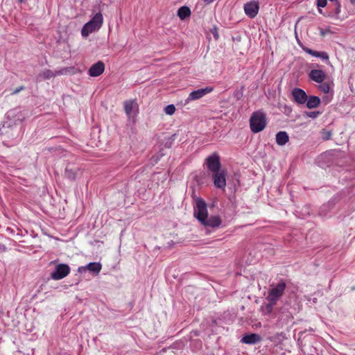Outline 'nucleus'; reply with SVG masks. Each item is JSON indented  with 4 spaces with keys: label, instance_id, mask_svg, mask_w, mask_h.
<instances>
[{
    "label": "nucleus",
    "instance_id": "9b49d317",
    "mask_svg": "<svg viewBox=\"0 0 355 355\" xmlns=\"http://www.w3.org/2000/svg\"><path fill=\"white\" fill-rule=\"evenodd\" d=\"M293 101L296 104L304 105L307 101V94L300 88H294L291 92Z\"/></svg>",
    "mask_w": 355,
    "mask_h": 355
},
{
    "label": "nucleus",
    "instance_id": "f257e3e1",
    "mask_svg": "<svg viewBox=\"0 0 355 355\" xmlns=\"http://www.w3.org/2000/svg\"><path fill=\"white\" fill-rule=\"evenodd\" d=\"M193 214L204 226L215 228L218 227L221 224V219L218 216H208L207 204L200 198L196 199Z\"/></svg>",
    "mask_w": 355,
    "mask_h": 355
},
{
    "label": "nucleus",
    "instance_id": "6e6552de",
    "mask_svg": "<svg viewBox=\"0 0 355 355\" xmlns=\"http://www.w3.org/2000/svg\"><path fill=\"white\" fill-rule=\"evenodd\" d=\"M207 168L212 173L223 170L220 162V157L216 153L209 156L206 159Z\"/></svg>",
    "mask_w": 355,
    "mask_h": 355
},
{
    "label": "nucleus",
    "instance_id": "aec40b11",
    "mask_svg": "<svg viewBox=\"0 0 355 355\" xmlns=\"http://www.w3.org/2000/svg\"><path fill=\"white\" fill-rule=\"evenodd\" d=\"M191 15V10L187 6H182L178 10V16L181 19H184Z\"/></svg>",
    "mask_w": 355,
    "mask_h": 355
},
{
    "label": "nucleus",
    "instance_id": "b1692460",
    "mask_svg": "<svg viewBox=\"0 0 355 355\" xmlns=\"http://www.w3.org/2000/svg\"><path fill=\"white\" fill-rule=\"evenodd\" d=\"M175 111V107L173 104L168 105L164 107V112L168 115H172Z\"/></svg>",
    "mask_w": 355,
    "mask_h": 355
},
{
    "label": "nucleus",
    "instance_id": "393cba45",
    "mask_svg": "<svg viewBox=\"0 0 355 355\" xmlns=\"http://www.w3.org/2000/svg\"><path fill=\"white\" fill-rule=\"evenodd\" d=\"M319 89L320 91H322L323 93L327 94L329 92L330 87L328 83H322L319 85Z\"/></svg>",
    "mask_w": 355,
    "mask_h": 355
},
{
    "label": "nucleus",
    "instance_id": "1a4fd4ad",
    "mask_svg": "<svg viewBox=\"0 0 355 355\" xmlns=\"http://www.w3.org/2000/svg\"><path fill=\"white\" fill-rule=\"evenodd\" d=\"M67 71V69L65 68H64L61 70H58V71H52V70L46 69L37 76L36 79L37 81L49 80V79L54 78L57 76L63 75V74L66 73Z\"/></svg>",
    "mask_w": 355,
    "mask_h": 355
},
{
    "label": "nucleus",
    "instance_id": "7ed1b4c3",
    "mask_svg": "<svg viewBox=\"0 0 355 355\" xmlns=\"http://www.w3.org/2000/svg\"><path fill=\"white\" fill-rule=\"evenodd\" d=\"M266 125V114L260 110L253 112L250 119L251 131L254 133L259 132L265 128Z\"/></svg>",
    "mask_w": 355,
    "mask_h": 355
},
{
    "label": "nucleus",
    "instance_id": "20e7f679",
    "mask_svg": "<svg viewBox=\"0 0 355 355\" xmlns=\"http://www.w3.org/2000/svg\"><path fill=\"white\" fill-rule=\"evenodd\" d=\"M286 288V284L284 282H279L268 292L266 300L268 301V306L272 307L276 304L279 297L282 295Z\"/></svg>",
    "mask_w": 355,
    "mask_h": 355
},
{
    "label": "nucleus",
    "instance_id": "c756f323",
    "mask_svg": "<svg viewBox=\"0 0 355 355\" xmlns=\"http://www.w3.org/2000/svg\"><path fill=\"white\" fill-rule=\"evenodd\" d=\"M329 1L334 3V4H336V2H340L338 0H329Z\"/></svg>",
    "mask_w": 355,
    "mask_h": 355
},
{
    "label": "nucleus",
    "instance_id": "4468645a",
    "mask_svg": "<svg viewBox=\"0 0 355 355\" xmlns=\"http://www.w3.org/2000/svg\"><path fill=\"white\" fill-rule=\"evenodd\" d=\"M105 70V64L103 62L98 61L92 65L89 69V75L92 77H97L101 75Z\"/></svg>",
    "mask_w": 355,
    "mask_h": 355
},
{
    "label": "nucleus",
    "instance_id": "f8f14e48",
    "mask_svg": "<svg viewBox=\"0 0 355 355\" xmlns=\"http://www.w3.org/2000/svg\"><path fill=\"white\" fill-rule=\"evenodd\" d=\"M102 268V266L99 262H91L84 266L78 267V271L80 273L85 272L87 270L94 275H98Z\"/></svg>",
    "mask_w": 355,
    "mask_h": 355
},
{
    "label": "nucleus",
    "instance_id": "473e14b6",
    "mask_svg": "<svg viewBox=\"0 0 355 355\" xmlns=\"http://www.w3.org/2000/svg\"><path fill=\"white\" fill-rule=\"evenodd\" d=\"M321 214H322V210H321ZM325 213H323V215H325Z\"/></svg>",
    "mask_w": 355,
    "mask_h": 355
},
{
    "label": "nucleus",
    "instance_id": "bb28decb",
    "mask_svg": "<svg viewBox=\"0 0 355 355\" xmlns=\"http://www.w3.org/2000/svg\"><path fill=\"white\" fill-rule=\"evenodd\" d=\"M331 133L329 131H324L322 132V139L324 140H328L331 138Z\"/></svg>",
    "mask_w": 355,
    "mask_h": 355
},
{
    "label": "nucleus",
    "instance_id": "39448f33",
    "mask_svg": "<svg viewBox=\"0 0 355 355\" xmlns=\"http://www.w3.org/2000/svg\"><path fill=\"white\" fill-rule=\"evenodd\" d=\"M214 88L212 87H206L205 88L194 90L189 94L188 97L184 100L182 104L183 105H186L193 101L199 100L205 95L212 92Z\"/></svg>",
    "mask_w": 355,
    "mask_h": 355
},
{
    "label": "nucleus",
    "instance_id": "a211bd4d",
    "mask_svg": "<svg viewBox=\"0 0 355 355\" xmlns=\"http://www.w3.org/2000/svg\"><path fill=\"white\" fill-rule=\"evenodd\" d=\"M305 104L309 109L315 108L320 104V98L316 96H307V101Z\"/></svg>",
    "mask_w": 355,
    "mask_h": 355
},
{
    "label": "nucleus",
    "instance_id": "412c9836",
    "mask_svg": "<svg viewBox=\"0 0 355 355\" xmlns=\"http://www.w3.org/2000/svg\"><path fill=\"white\" fill-rule=\"evenodd\" d=\"M335 11L334 13H331L329 15V17H331L336 19H338L340 17H339V15L340 14V12H341V4L340 2H336V4H335Z\"/></svg>",
    "mask_w": 355,
    "mask_h": 355
},
{
    "label": "nucleus",
    "instance_id": "f3484780",
    "mask_svg": "<svg viewBox=\"0 0 355 355\" xmlns=\"http://www.w3.org/2000/svg\"><path fill=\"white\" fill-rule=\"evenodd\" d=\"M261 338L259 334H251L244 336L241 339V342L245 344L252 345L261 341Z\"/></svg>",
    "mask_w": 355,
    "mask_h": 355
},
{
    "label": "nucleus",
    "instance_id": "dca6fc26",
    "mask_svg": "<svg viewBox=\"0 0 355 355\" xmlns=\"http://www.w3.org/2000/svg\"><path fill=\"white\" fill-rule=\"evenodd\" d=\"M309 76L312 80L318 83H322L327 76L325 72L320 69H312Z\"/></svg>",
    "mask_w": 355,
    "mask_h": 355
},
{
    "label": "nucleus",
    "instance_id": "0eeeda50",
    "mask_svg": "<svg viewBox=\"0 0 355 355\" xmlns=\"http://www.w3.org/2000/svg\"><path fill=\"white\" fill-rule=\"evenodd\" d=\"M226 175V171L224 169L212 173V180L216 188L223 190L225 189Z\"/></svg>",
    "mask_w": 355,
    "mask_h": 355
},
{
    "label": "nucleus",
    "instance_id": "423d86ee",
    "mask_svg": "<svg viewBox=\"0 0 355 355\" xmlns=\"http://www.w3.org/2000/svg\"><path fill=\"white\" fill-rule=\"evenodd\" d=\"M70 272V267L66 263L58 264L51 274L53 280H60L67 277Z\"/></svg>",
    "mask_w": 355,
    "mask_h": 355
},
{
    "label": "nucleus",
    "instance_id": "c85d7f7f",
    "mask_svg": "<svg viewBox=\"0 0 355 355\" xmlns=\"http://www.w3.org/2000/svg\"><path fill=\"white\" fill-rule=\"evenodd\" d=\"M205 3H212L214 0H203Z\"/></svg>",
    "mask_w": 355,
    "mask_h": 355
},
{
    "label": "nucleus",
    "instance_id": "f03ea898",
    "mask_svg": "<svg viewBox=\"0 0 355 355\" xmlns=\"http://www.w3.org/2000/svg\"><path fill=\"white\" fill-rule=\"evenodd\" d=\"M103 23V17L101 12L94 15V16L81 29V35L86 38L90 34L97 32L102 26Z\"/></svg>",
    "mask_w": 355,
    "mask_h": 355
},
{
    "label": "nucleus",
    "instance_id": "9d476101",
    "mask_svg": "<svg viewBox=\"0 0 355 355\" xmlns=\"http://www.w3.org/2000/svg\"><path fill=\"white\" fill-rule=\"evenodd\" d=\"M245 14L250 18H254L259 10V3L258 1H250L244 4L243 6Z\"/></svg>",
    "mask_w": 355,
    "mask_h": 355
},
{
    "label": "nucleus",
    "instance_id": "6ab92c4d",
    "mask_svg": "<svg viewBox=\"0 0 355 355\" xmlns=\"http://www.w3.org/2000/svg\"><path fill=\"white\" fill-rule=\"evenodd\" d=\"M276 143L279 146L285 145L289 140L288 135L285 131H280L276 135Z\"/></svg>",
    "mask_w": 355,
    "mask_h": 355
},
{
    "label": "nucleus",
    "instance_id": "2eb2a0df",
    "mask_svg": "<svg viewBox=\"0 0 355 355\" xmlns=\"http://www.w3.org/2000/svg\"><path fill=\"white\" fill-rule=\"evenodd\" d=\"M302 50L305 53H306L313 57L319 58L321 60L326 61L327 64L330 63L329 61V55L327 52L313 51V50H312L308 47H306V46H302Z\"/></svg>",
    "mask_w": 355,
    "mask_h": 355
},
{
    "label": "nucleus",
    "instance_id": "4be33fe9",
    "mask_svg": "<svg viewBox=\"0 0 355 355\" xmlns=\"http://www.w3.org/2000/svg\"><path fill=\"white\" fill-rule=\"evenodd\" d=\"M65 175L68 178L74 180L76 176V171L74 169L67 167L65 170Z\"/></svg>",
    "mask_w": 355,
    "mask_h": 355
},
{
    "label": "nucleus",
    "instance_id": "cd10ccee",
    "mask_svg": "<svg viewBox=\"0 0 355 355\" xmlns=\"http://www.w3.org/2000/svg\"><path fill=\"white\" fill-rule=\"evenodd\" d=\"M24 89V87L22 86L16 88L15 89H14V91L12 92V94H17L19 92L22 91Z\"/></svg>",
    "mask_w": 355,
    "mask_h": 355
},
{
    "label": "nucleus",
    "instance_id": "5701e85b",
    "mask_svg": "<svg viewBox=\"0 0 355 355\" xmlns=\"http://www.w3.org/2000/svg\"><path fill=\"white\" fill-rule=\"evenodd\" d=\"M327 4V0H316V5L318 9V12L322 14V8H324Z\"/></svg>",
    "mask_w": 355,
    "mask_h": 355
},
{
    "label": "nucleus",
    "instance_id": "2f4dec72",
    "mask_svg": "<svg viewBox=\"0 0 355 355\" xmlns=\"http://www.w3.org/2000/svg\"><path fill=\"white\" fill-rule=\"evenodd\" d=\"M19 1L20 3H22V2L24 1V0H19Z\"/></svg>",
    "mask_w": 355,
    "mask_h": 355
},
{
    "label": "nucleus",
    "instance_id": "7c9ffc66",
    "mask_svg": "<svg viewBox=\"0 0 355 355\" xmlns=\"http://www.w3.org/2000/svg\"><path fill=\"white\" fill-rule=\"evenodd\" d=\"M352 5H355V0H349Z\"/></svg>",
    "mask_w": 355,
    "mask_h": 355
},
{
    "label": "nucleus",
    "instance_id": "ddd939ff",
    "mask_svg": "<svg viewBox=\"0 0 355 355\" xmlns=\"http://www.w3.org/2000/svg\"><path fill=\"white\" fill-rule=\"evenodd\" d=\"M123 107L125 112L129 119L133 117L138 110V105L135 100L125 101Z\"/></svg>",
    "mask_w": 355,
    "mask_h": 355
},
{
    "label": "nucleus",
    "instance_id": "a878e982",
    "mask_svg": "<svg viewBox=\"0 0 355 355\" xmlns=\"http://www.w3.org/2000/svg\"><path fill=\"white\" fill-rule=\"evenodd\" d=\"M305 114L306 116H308L309 118L316 119L320 114V112L318 111H313V112H306Z\"/></svg>",
    "mask_w": 355,
    "mask_h": 355
}]
</instances>
